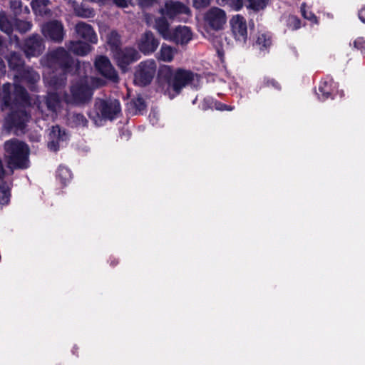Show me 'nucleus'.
I'll use <instances>...</instances> for the list:
<instances>
[{"label": "nucleus", "instance_id": "dca6fc26", "mask_svg": "<svg viewBox=\"0 0 365 365\" xmlns=\"http://www.w3.org/2000/svg\"><path fill=\"white\" fill-rule=\"evenodd\" d=\"M98 111L103 119L113 120L121 110L119 101L101 100L98 106Z\"/></svg>", "mask_w": 365, "mask_h": 365}, {"label": "nucleus", "instance_id": "f257e3e1", "mask_svg": "<svg viewBox=\"0 0 365 365\" xmlns=\"http://www.w3.org/2000/svg\"><path fill=\"white\" fill-rule=\"evenodd\" d=\"M193 80L192 71L182 68L174 71L168 65L160 66L158 72V81L161 86H167L165 93H168L170 98L179 95L182 89Z\"/></svg>", "mask_w": 365, "mask_h": 365}, {"label": "nucleus", "instance_id": "c03bdc74", "mask_svg": "<svg viewBox=\"0 0 365 365\" xmlns=\"http://www.w3.org/2000/svg\"><path fill=\"white\" fill-rule=\"evenodd\" d=\"M215 103V99H213L212 98H205L201 103V108L203 110L214 109Z\"/></svg>", "mask_w": 365, "mask_h": 365}, {"label": "nucleus", "instance_id": "58836bf2", "mask_svg": "<svg viewBox=\"0 0 365 365\" xmlns=\"http://www.w3.org/2000/svg\"><path fill=\"white\" fill-rule=\"evenodd\" d=\"M301 13L302 16L309 20L312 24H318V18L317 16L311 11L306 10V4L303 3L301 5Z\"/></svg>", "mask_w": 365, "mask_h": 365}, {"label": "nucleus", "instance_id": "7ed1b4c3", "mask_svg": "<svg viewBox=\"0 0 365 365\" xmlns=\"http://www.w3.org/2000/svg\"><path fill=\"white\" fill-rule=\"evenodd\" d=\"M2 101L5 107L14 109V108H26L31 106V98L27 90L17 83H14V89L11 92V84L6 83L2 86Z\"/></svg>", "mask_w": 365, "mask_h": 365}, {"label": "nucleus", "instance_id": "aec40b11", "mask_svg": "<svg viewBox=\"0 0 365 365\" xmlns=\"http://www.w3.org/2000/svg\"><path fill=\"white\" fill-rule=\"evenodd\" d=\"M334 82L331 79H322L319 82L318 92L317 93L320 101H324L328 98H334Z\"/></svg>", "mask_w": 365, "mask_h": 365}, {"label": "nucleus", "instance_id": "bb28decb", "mask_svg": "<svg viewBox=\"0 0 365 365\" xmlns=\"http://www.w3.org/2000/svg\"><path fill=\"white\" fill-rule=\"evenodd\" d=\"M14 18H9L4 11H0V30L10 35L14 31Z\"/></svg>", "mask_w": 365, "mask_h": 365}, {"label": "nucleus", "instance_id": "20e7f679", "mask_svg": "<svg viewBox=\"0 0 365 365\" xmlns=\"http://www.w3.org/2000/svg\"><path fill=\"white\" fill-rule=\"evenodd\" d=\"M93 94V88L87 81L80 79L71 84L69 93H63V100L67 105L81 106L91 101Z\"/></svg>", "mask_w": 365, "mask_h": 365}, {"label": "nucleus", "instance_id": "a878e982", "mask_svg": "<svg viewBox=\"0 0 365 365\" xmlns=\"http://www.w3.org/2000/svg\"><path fill=\"white\" fill-rule=\"evenodd\" d=\"M58 73H53L49 81V84L55 89H60L63 87L67 81V75L71 72L64 71H56Z\"/></svg>", "mask_w": 365, "mask_h": 365}, {"label": "nucleus", "instance_id": "8fccbe9b", "mask_svg": "<svg viewBox=\"0 0 365 365\" xmlns=\"http://www.w3.org/2000/svg\"><path fill=\"white\" fill-rule=\"evenodd\" d=\"M56 132L58 133V138L59 140L60 139L63 140V135H66L65 131L64 130H61L60 127L58 125H56V127H53V129H52V133H53L55 134Z\"/></svg>", "mask_w": 365, "mask_h": 365}, {"label": "nucleus", "instance_id": "b1692460", "mask_svg": "<svg viewBox=\"0 0 365 365\" xmlns=\"http://www.w3.org/2000/svg\"><path fill=\"white\" fill-rule=\"evenodd\" d=\"M44 103L48 110L56 113L61 106V98L57 93H48L45 97Z\"/></svg>", "mask_w": 365, "mask_h": 365}, {"label": "nucleus", "instance_id": "5fc2aeb1", "mask_svg": "<svg viewBox=\"0 0 365 365\" xmlns=\"http://www.w3.org/2000/svg\"><path fill=\"white\" fill-rule=\"evenodd\" d=\"M93 2L98 3L100 4H104L106 0H91Z\"/></svg>", "mask_w": 365, "mask_h": 365}, {"label": "nucleus", "instance_id": "4be33fe9", "mask_svg": "<svg viewBox=\"0 0 365 365\" xmlns=\"http://www.w3.org/2000/svg\"><path fill=\"white\" fill-rule=\"evenodd\" d=\"M49 4V0H32L31 6L36 16L43 17L51 13V10L48 8Z\"/></svg>", "mask_w": 365, "mask_h": 365}, {"label": "nucleus", "instance_id": "c756f323", "mask_svg": "<svg viewBox=\"0 0 365 365\" xmlns=\"http://www.w3.org/2000/svg\"><path fill=\"white\" fill-rule=\"evenodd\" d=\"M174 57V49L172 46L163 43L158 53V58L165 62H170Z\"/></svg>", "mask_w": 365, "mask_h": 365}, {"label": "nucleus", "instance_id": "4468645a", "mask_svg": "<svg viewBox=\"0 0 365 365\" xmlns=\"http://www.w3.org/2000/svg\"><path fill=\"white\" fill-rule=\"evenodd\" d=\"M160 41L151 31H146L140 37L138 48L144 55L153 53L159 46Z\"/></svg>", "mask_w": 365, "mask_h": 365}, {"label": "nucleus", "instance_id": "a18cd8bd", "mask_svg": "<svg viewBox=\"0 0 365 365\" xmlns=\"http://www.w3.org/2000/svg\"><path fill=\"white\" fill-rule=\"evenodd\" d=\"M214 109L220 111H232L235 109V107L215 100Z\"/></svg>", "mask_w": 365, "mask_h": 365}, {"label": "nucleus", "instance_id": "423d86ee", "mask_svg": "<svg viewBox=\"0 0 365 365\" xmlns=\"http://www.w3.org/2000/svg\"><path fill=\"white\" fill-rule=\"evenodd\" d=\"M113 59L122 73L130 70V66L140 58V54L133 47H125L115 51Z\"/></svg>", "mask_w": 365, "mask_h": 365}, {"label": "nucleus", "instance_id": "412c9836", "mask_svg": "<svg viewBox=\"0 0 365 365\" xmlns=\"http://www.w3.org/2000/svg\"><path fill=\"white\" fill-rule=\"evenodd\" d=\"M68 51L78 56H86L92 49L91 46L85 41H70L67 46Z\"/></svg>", "mask_w": 365, "mask_h": 365}, {"label": "nucleus", "instance_id": "0eeeda50", "mask_svg": "<svg viewBox=\"0 0 365 365\" xmlns=\"http://www.w3.org/2000/svg\"><path fill=\"white\" fill-rule=\"evenodd\" d=\"M157 65L154 60H147L139 63L134 74V83L139 86L149 85L155 73Z\"/></svg>", "mask_w": 365, "mask_h": 365}, {"label": "nucleus", "instance_id": "c9c22d12", "mask_svg": "<svg viewBox=\"0 0 365 365\" xmlns=\"http://www.w3.org/2000/svg\"><path fill=\"white\" fill-rule=\"evenodd\" d=\"M10 191L5 182L0 184V205H6L10 201Z\"/></svg>", "mask_w": 365, "mask_h": 365}, {"label": "nucleus", "instance_id": "37998d69", "mask_svg": "<svg viewBox=\"0 0 365 365\" xmlns=\"http://www.w3.org/2000/svg\"><path fill=\"white\" fill-rule=\"evenodd\" d=\"M156 0H129L131 6L138 5L141 9H147L152 6Z\"/></svg>", "mask_w": 365, "mask_h": 365}, {"label": "nucleus", "instance_id": "603ef678", "mask_svg": "<svg viewBox=\"0 0 365 365\" xmlns=\"http://www.w3.org/2000/svg\"><path fill=\"white\" fill-rule=\"evenodd\" d=\"M119 263V261L118 259L115 258V257H110L109 259V264L111 267H115L116 265H118Z\"/></svg>", "mask_w": 365, "mask_h": 365}, {"label": "nucleus", "instance_id": "2f4dec72", "mask_svg": "<svg viewBox=\"0 0 365 365\" xmlns=\"http://www.w3.org/2000/svg\"><path fill=\"white\" fill-rule=\"evenodd\" d=\"M272 44V39L269 36L266 34H260L258 35L254 46L260 51L267 50Z\"/></svg>", "mask_w": 365, "mask_h": 365}, {"label": "nucleus", "instance_id": "c85d7f7f", "mask_svg": "<svg viewBox=\"0 0 365 365\" xmlns=\"http://www.w3.org/2000/svg\"><path fill=\"white\" fill-rule=\"evenodd\" d=\"M10 9L15 16L14 18L21 15H28L30 13V10L27 6L23 7L21 0H11Z\"/></svg>", "mask_w": 365, "mask_h": 365}, {"label": "nucleus", "instance_id": "e433bc0d", "mask_svg": "<svg viewBox=\"0 0 365 365\" xmlns=\"http://www.w3.org/2000/svg\"><path fill=\"white\" fill-rule=\"evenodd\" d=\"M220 5L228 6L235 11H240L244 6V0H218Z\"/></svg>", "mask_w": 365, "mask_h": 365}, {"label": "nucleus", "instance_id": "3c124183", "mask_svg": "<svg viewBox=\"0 0 365 365\" xmlns=\"http://www.w3.org/2000/svg\"><path fill=\"white\" fill-rule=\"evenodd\" d=\"M359 19L361 22L365 24V5L363 6L358 12Z\"/></svg>", "mask_w": 365, "mask_h": 365}, {"label": "nucleus", "instance_id": "49530a36", "mask_svg": "<svg viewBox=\"0 0 365 365\" xmlns=\"http://www.w3.org/2000/svg\"><path fill=\"white\" fill-rule=\"evenodd\" d=\"M354 48L360 50L361 53H365V38L358 37L354 41Z\"/></svg>", "mask_w": 365, "mask_h": 365}, {"label": "nucleus", "instance_id": "72a5a7b5", "mask_svg": "<svg viewBox=\"0 0 365 365\" xmlns=\"http://www.w3.org/2000/svg\"><path fill=\"white\" fill-rule=\"evenodd\" d=\"M269 0H246L247 4V8L254 11H259L264 9Z\"/></svg>", "mask_w": 365, "mask_h": 365}, {"label": "nucleus", "instance_id": "4c0bfd02", "mask_svg": "<svg viewBox=\"0 0 365 365\" xmlns=\"http://www.w3.org/2000/svg\"><path fill=\"white\" fill-rule=\"evenodd\" d=\"M76 16L83 18H90L94 16V11L92 9L84 7L83 6H78L74 9Z\"/></svg>", "mask_w": 365, "mask_h": 365}, {"label": "nucleus", "instance_id": "5701e85b", "mask_svg": "<svg viewBox=\"0 0 365 365\" xmlns=\"http://www.w3.org/2000/svg\"><path fill=\"white\" fill-rule=\"evenodd\" d=\"M165 16L158 17L155 21V29L165 39L169 38L172 32L170 30V24L165 18Z\"/></svg>", "mask_w": 365, "mask_h": 365}, {"label": "nucleus", "instance_id": "f8f14e48", "mask_svg": "<svg viewBox=\"0 0 365 365\" xmlns=\"http://www.w3.org/2000/svg\"><path fill=\"white\" fill-rule=\"evenodd\" d=\"M45 48L43 40L39 34H32L24 41L22 49L27 57L38 56Z\"/></svg>", "mask_w": 365, "mask_h": 365}, {"label": "nucleus", "instance_id": "9d476101", "mask_svg": "<svg viewBox=\"0 0 365 365\" xmlns=\"http://www.w3.org/2000/svg\"><path fill=\"white\" fill-rule=\"evenodd\" d=\"M5 118V125L9 129L16 128L22 130L31 118V115L26 108H14Z\"/></svg>", "mask_w": 365, "mask_h": 365}, {"label": "nucleus", "instance_id": "f3484780", "mask_svg": "<svg viewBox=\"0 0 365 365\" xmlns=\"http://www.w3.org/2000/svg\"><path fill=\"white\" fill-rule=\"evenodd\" d=\"M75 31L77 36L84 41L91 43H97L98 37L91 25L80 21L76 24Z\"/></svg>", "mask_w": 365, "mask_h": 365}, {"label": "nucleus", "instance_id": "2eb2a0df", "mask_svg": "<svg viewBox=\"0 0 365 365\" xmlns=\"http://www.w3.org/2000/svg\"><path fill=\"white\" fill-rule=\"evenodd\" d=\"M162 16L173 19L180 14H187L190 13L189 8L183 3L180 1H166L163 8L159 10Z\"/></svg>", "mask_w": 365, "mask_h": 365}, {"label": "nucleus", "instance_id": "473e14b6", "mask_svg": "<svg viewBox=\"0 0 365 365\" xmlns=\"http://www.w3.org/2000/svg\"><path fill=\"white\" fill-rule=\"evenodd\" d=\"M70 123L72 127H86L88 121L83 114L73 113L70 117Z\"/></svg>", "mask_w": 365, "mask_h": 365}, {"label": "nucleus", "instance_id": "9b49d317", "mask_svg": "<svg viewBox=\"0 0 365 365\" xmlns=\"http://www.w3.org/2000/svg\"><path fill=\"white\" fill-rule=\"evenodd\" d=\"M95 67L97 71L105 78L113 83L118 82V74L107 56H98L95 61Z\"/></svg>", "mask_w": 365, "mask_h": 365}, {"label": "nucleus", "instance_id": "f03ea898", "mask_svg": "<svg viewBox=\"0 0 365 365\" xmlns=\"http://www.w3.org/2000/svg\"><path fill=\"white\" fill-rule=\"evenodd\" d=\"M4 150L9 168L23 170L29 167L30 150L26 143L13 138L4 143Z\"/></svg>", "mask_w": 365, "mask_h": 365}, {"label": "nucleus", "instance_id": "de8ad7c7", "mask_svg": "<svg viewBox=\"0 0 365 365\" xmlns=\"http://www.w3.org/2000/svg\"><path fill=\"white\" fill-rule=\"evenodd\" d=\"M192 6L197 9H201L207 7L210 4V0H192Z\"/></svg>", "mask_w": 365, "mask_h": 365}, {"label": "nucleus", "instance_id": "cd10ccee", "mask_svg": "<svg viewBox=\"0 0 365 365\" xmlns=\"http://www.w3.org/2000/svg\"><path fill=\"white\" fill-rule=\"evenodd\" d=\"M56 178L61 185L64 187L71 180L72 173L67 167L60 165L56 170Z\"/></svg>", "mask_w": 365, "mask_h": 365}, {"label": "nucleus", "instance_id": "393cba45", "mask_svg": "<svg viewBox=\"0 0 365 365\" xmlns=\"http://www.w3.org/2000/svg\"><path fill=\"white\" fill-rule=\"evenodd\" d=\"M8 64L10 69L16 71V73H19L25 67L24 61L21 54L16 52L10 53L8 58Z\"/></svg>", "mask_w": 365, "mask_h": 365}, {"label": "nucleus", "instance_id": "f704fd0d", "mask_svg": "<svg viewBox=\"0 0 365 365\" xmlns=\"http://www.w3.org/2000/svg\"><path fill=\"white\" fill-rule=\"evenodd\" d=\"M14 29L19 31L20 33H26L29 31L32 27V24L27 21L20 20L17 17L14 18Z\"/></svg>", "mask_w": 365, "mask_h": 365}, {"label": "nucleus", "instance_id": "864d4df0", "mask_svg": "<svg viewBox=\"0 0 365 365\" xmlns=\"http://www.w3.org/2000/svg\"><path fill=\"white\" fill-rule=\"evenodd\" d=\"M48 146L51 149H53L55 151H56L58 149L57 143H55L54 141H51V143H49Z\"/></svg>", "mask_w": 365, "mask_h": 365}, {"label": "nucleus", "instance_id": "1a4fd4ad", "mask_svg": "<svg viewBox=\"0 0 365 365\" xmlns=\"http://www.w3.org/2000/svg\"><path fill=\"white\" fill-rule=\"evenodd\" d=\"M226 21L225 11L218 7L209 9L204 15L205 26L211 31H217L222 29Z\"/></svg>", "mask_w": 365, "mask_h": 365}, {"label": "nucleus", "instance_id": "ea45409f", "mask_svg": "<svg viewBox=\"0 0 365 365\" xmlns=\"http://www.w3.org/2000/svg\"><path fill=\"white\" fill-rule=\"evenodd\" d=\"M273 88L276 90H280L281 86L280 84L274 78H270L269 77H264L260 85V88Z\"/></svg>", "mask_w": 365, "mask_h": 365}, {"label": "nucleus", "instance_id": "6e6552de", "mask_svg": "<svg viewBox=\"0 0 365 365\" xmlns=\"http://www.w3.org/2000/svg\"><path fill=\"white\" fill-rule=\"evenodd\" d=\"M41 31L44 38L51 42L61 43L66 35V31L61 21L49 20L41 25Z\"/></svg>", "mask_w": 365, "mask_h": 365}, {"label": "nucleus", "instance_id": "a211bd4d", "mask_svg": "<svg viewBox=\"0 0 365 365\" xmlns=\"http://www.w3.org/2000/svg\"><path fill=\"white\" fill-rule=\"evenodd\" d=\"M40 80L39 74L32 68L25 67L14 75V82L19 84L26 83L28 85H34Z\"/></svg>", "mask_w": 365, "mask_h": 365}, {"label": "nucleus", "instance_id": "09e8293b", "mask_svg": "<svg viewBox=\"0 0 365 365\" xmlns=\"http://www.w3.org/2000/svg\"><path fill=\"white\" fill-rule=\"evenodd\" d=\"M113 3L118 7L126 8L128 6L129 0H113Z\"/></svg>", "mask_w": 365, "mask_h": 365}, {"label": "nucleus", "instance_id": "6ab92c4d", "mask_svg": "<svg viewBox=\"0 0 365 365\" xmlns=\"http://www.w3.org/2000/svg\"><path fill=\"white\" fill-rule=\"evenodd\" d=\"M192 37L191 29L186 26H178L172 32L169 38L178 44L185 45Z\"/></svg>", "mask_w": 365, "mask_h": 365}, {"label": "nucleus", "instance_id": "7c9ffc66", "mask_svg": "<svg viewBox=\"0 0 365 365\" xmlns=\"http://www.w3.org/2000/svg\"><path fill=\"white\" fill-rule=\"evenodd\" d=\"M107 43L113 53L118 49L121 48L120 36L116 31H111L107 36Z\"/></svg>", "mask_w": 365, "mask_h": 365}, {"label": "nucleus", "instance_id": "39448f33", "mask_svg": "<svg viewBox=\"0 0 365 365\" xmlns=\"http://www.w3.org/2000/svg\"><path fill=\"white\" fill-rule=\"evenodd\" d=\"M47 66L56 71L72 72L74 60L68 51L63 47L50 51L46 57Z\"/></svg>", "mask_w": 365, "mask_h": 365}, {"label": "nucleus", "instance_id": "a19ab883", "mask_svg": "<svg viewBox=\"0 0 365 365\" xmlns=\"http://www.w3.org/2000/svg\"><path fill=\"white\" fill-rule=\"evenodd\" d=\"M287 27L292 30H297L302 26V21L299 17L294 15H290L287 19Z\"/></svg>", "mask_w": 365, "mask_h": 365}, {"label": "nucleus", "instance_id": "79ce46f5", "mask_svg": "<svg viewBox=\"0 0 365 365\" xmlns=\"http://www.w3.org/2000/svg\"><path fill=\"white\" fill-rule=\"evenodd\" d=\"M130 105L135 109V113L140 112L146 108L145 100L142 97L133 98L130 102Z\"/></svg>", "mask_w": 365, "mask_h": 365}, {"label": "nucleus", "instance_id": "6e6d98bb", "mask_svg": "<svg viewBox=\"0 0 365 365\" xmlns=\"http://www.w3.org/2000/svg\"><path fill=\"white\" fill-rule=\"evenodd\" d=\"M77 350H78V348H77V347H76V346H74V347L73 348V349H72V352H73V354H76V352L77 351Z\"/></svg>", "mask_w": 365, "mask_h": 365}, {"label": "nucleus", "instance_id": "ddd939ff", "mask_svg": "<svg viewBox=\"0 0 365 365\" xmlns=\"http://www.w3.org/2000/svg\"><path fill=\"white\" fill-rule=\"evenodd\" d=\"M232 35L236 41L245 43L247 39V26L246 19L241 15H237L230 21Z\"/></svg>", "mask_w": 365, "mask_h": 365}]
</instances>
